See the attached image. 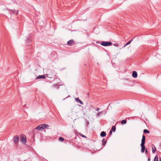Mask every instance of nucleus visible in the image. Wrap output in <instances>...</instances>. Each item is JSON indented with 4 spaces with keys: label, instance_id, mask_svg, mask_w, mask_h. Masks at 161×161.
<instances>
[{
    "label": "nucleus",
    "instance_id": "nucleus-7",
    "mask_svg": "<svg viewBox=\"0 0 161 161\" xmlns=\"http://www.w3.org/2000/svg\"><path fill=\"white\" fill-rule=\"evenodd\" d=\"M152 152L153 153H154L156 151V148L154 145H152Z\"/></svg>",
    "mask_w": 161,
    "mask_h": 161
},
{
    "label": "nucleus",
    "instance_id": "nucleus-15",
    "mask_svg": "<svg viewBox=\"0 0 161 161\" xmlns=\"http://www.w3.org/2000/svg\"><path fill=\"white\" fill-rule=\"evenodd\" d=\"M154 161H158V157L157 155H156L154 159Z\"/></svg>",
    "mask_w": 161,
    "mask_h": 161
},
{
    "label": "nucleus",
    "instance_id": "nucleus-16",
    "mask_svg": "<svg viewBox=\"0 0 161 161\" xmlns=\"http://www.w3.org/2000/svg\"><path fill=\"white\" fill-rule=\"evenodd\" d=\"M116 130V127L114 126H113L112 127L111 130H113V131H114Z\"/></svg>",
    "mask_w": 161,
    "mask_h": 161
},
{
    "label": "nucleus",
    "instance_id": "nucleus-11",
    "mask_svg": "<svg viewBox=\"0 0 161 161\" xmlns=\"http://www.w3.org/2000/svg\"><path fill=\"white\" fill-rule=\"evenodd\" d=\"M73 42H74L73 41V40H69V41H68L67 42V43L68 45H72V44L73 43Z\"/></svg>",
    "mask_w": 161,
    "mask_h": 161
},
{
    "label": "nucleus",
    "instance_id": "nucleus-3",
    "mask_svg": "<svg viewBox=\"0 0 161 161\" xmlns=\"http://www.w3.org/2000/svg\"><path fill=\"white\" fill-rule=\"evenodd\" d=\"M20 141L25 144L26 142V137L25 135H21L20 138Z\"/></svg>",
    "mask_w": 161,
    "mask_h": 161
},
{
    "label": "nucleus",
    "instance_id": "nucleus-13",
    "mask_svg": "<svg viewBox=\"0 0 161 161\" xmlns=\"http://www.w3.org/2000/svg\"><path fill=\"white\" fill-rule=\"evenodd\" d=\"M102 142H103V145H104H104H105V144L106 143V142L105 141V139L104 138H103L102 139Z\"/></svg>",
    "mask_w": 161,
    "mask_h": 161
},
{
    "label": "nucleus",
    "instance_id": "nucleus-26",
    "mask_svg": "<svg viewBox=\"0 0 161 161\" xmlns=\"http://www.w3.org/2000/svg\"><path fill=\"white\" fill-rule=\"evenodd\" d=\"M150 158H148V161H150Z\"/></svg>",
    "mask_w": 161,
    "mask_h": 161
},
{
    "label": "nucleus",
    "instance_id": "nucleus-10",
    "mask_svg": "<svg viewBox=\"0 0 161 161\" xmlns=\"http://www.w3.org/2000/svg\"><path fill=\"white\" fill-rule=\"evenodd\" d=\"M100 136L102 137H103L106 136V133L104 131H102L100 134Z\"/></svg>",
    "mask_w": 161,
    "mask_h": 161
},
{
    "label": "nucleus",
    "instance_id": "nucleus-17",
    "mask_svg": "<svg viewBox=\"0 0 161 161\" xmlns=\"http://www.w3.org/2000/svg\"><path fill=\"white\" fill-rule=\"evenodd\" d=\"M41 125H42V127H43L42 129H44L47 126V125L45 124H42Z\"/></svg>",
    "mask_w": 161,
    "mask_h": 161
},
{
    "label": "nucleus",
    "instance_id": "nucleus-22",
    "mask_svg": "<svg viewBox=\"0 0 161 161\" xmlns=\"http://www.w3.org/2000/svg\"><path fill=\"white\" fill-rule=\"evenodd\" d=\"M30 41H31V40H30L29 38L27 39V40H26V42H29Z\"/></svg>",
    "mask_w": 161,
    "mask_h": 161
},
{
    "label": "nucleus",
    "instance_id": "nucleus-4",
    "mask_svg": "<svg viewBox=\"0 0 161 161\" xmlns=\"http://www.w3.org/2000/svg\"><path fill=\"white\" fill-rule=\"evenodd\" d=\"M14 141L15 143L16 144L18 142L19 140V136H15L13 137Z\"/></svg>",
    "mask_w": 161,
    "mask_h": 161
},
{
    "label": "nucleus",
    "instance_id": "nucleus-1",
    "mask_svg": "<svg viewBox=\"0 0 161 161\" xmlns=\"http://www.w3.org/2000/svg\"><path fill=\"white\" fill-rule=\"evenodd\" d=\"M145 136L144 135H143L142 136V143L141 145V146L142 147L141 152L142 153H143L145 149V147L144 144L145 143Z\"/></svg>",
    "mask_w": 161,
    "mask_h": 161
},
{
    "label": "nucleus",
    "instance_id": "nucleus-28",
    "mask_svg": "<svg viewBox=\"0 0 161 161\" xmlns=\"http://www.w3.org/2000/svg\"><path fill=\"white\" fill-rule=\"evenodd\" d=\"M145 152L146 153H147L148 152H147V149H146L145 151Z\"/></svg>",
    "mask_w": 161,
    "mask_h": 161
},
{
    "label": "nucleus",
    "instance_id": "nucleus-23",
    "mask_svg": "<svg viewBox=\"0 0 161 161\" xmlns=\"http://www.w3.org/2000/svg\"><path fill=\"white\" fill-rule=\"evenodd\" d=\"M80 136L82 137H84V138H86V136L82 134L80 135Z\"/></svg>",
    "mask_w": 161,
    "mask_h": 161
},
{
    "label": "nucleus",
    "instance_id": "nucleus-25",
    "mask_svg": "<svg viewBox=\"0 0 161 161\" xmlns=\"http://www.w3.org/2000/svg\"><path fill=\"white\" fill-rule=\"evenodd\" d=\"M112 133V130H110L109 131V133H110V134H111Z\"/></svg>",
    "mask_w": 161,
    "mask_h": 161
},
{
    "label": "nucleus",
    "instance_id": "nucleus-18",
    "mask_svg": "<svg viewBox=\"0 0 161 161\" xmlns=\"http://www.w3.org/2000/svg\"><path fill=\"white\" fill-rule=\"evenodd\" d=\"M102 114V112H99L97 113L96 117H99L101 114Z\"/></svg>",
    "mask_w": 161,
    "mask_h": 161
},
{
    "label": "nucleus",
    "instance_id": "nucleus-8",
    "mask_svg": "<svg viewBox=\"0 0 161 161\" xmlns=\"http://www.w3.org/2000/svg\"><path fill=\"white\" fill-rule=\"evenodd\" d=\"M45 76L43 75H39L36 78V79H41V78H42V79H45Z\"/></svg>",
    "mask_w": 161,
    "mask_h": 161
},
{
    "label": "nucleus",
    "instance_id": "nucleus-30",
    "mask_svg": "<svg viewBox=\"0 0 161 161\" xmlns=\"http://www.w3.org/2000/svg\"><path fill=\"white\" fill-rule=\"evenodd\" d=\"M159 161H161V158H159Z\"/></svg>",
    "mask_w": 161,
    "mask_h": 161
},
{
    "label": "nucleus",
    "instance_id": "nucleus-14",
    "mask_svg": "<svg viewBox=\"0 0 161 161\" xmlns=\"http://www.w3.org/2000/svg\"><path fill=\"white\" fill-rule=\"evenodd\" d=\"M143 132L145 133H149V131L145 129L143 130Z\"/></svg>",
    "mask_w": 161,
    "mask_h": 161
},
{
    "label": "nucleus",
    "instance_id": "nucleus-5",
    "mask_svg": "<svg viewBox=\"0 0 161 161\" xmlns=\"http://www.w3.org/2000/svg\"><path fill=\"white\" fill-rule=\"evenodd\" d=\"M132 76L134 78H136L137 76V72L135 71H133L132 73Z\"/></svg>",
    "mask_w": 161,
    "mask_h": 161
},
{
    "label": "nucleus",
    "instance_id": "nucleus-27",
    "mask_svg": "<svg viewBox=\"0 0 161 161\" xmlns=\"http://www.w3.org/2000/svg\"><path fill=\"white\" fill-rule=\"evenodd\" d=\"M127 45H126V43L125 44V45H124V47H125V46H126Z\"/></svg>",
    "mask_w": 161,
    "mask_h": 161
},
{
    "label": "nucleus",
    "instance_id": "nucleus-20",
    "mask_svg": "<svg viewBox=\"0 0 161 161\" xmlns=\"http://www.w3.org/2000/svg\"><path fill=\"white\" fill-rule=\"evenodd\" d=\"M132 41V40H131L130 41H129L128 42H127V43H126V45H129V44H130L131 43V42Z\"/></svg>",
    "mask_w": 161,
    "mask_h": 161
},
{
    "label": "nucleus",
    "instance_id": "nucleus-21",
    "mask_svg": "<svg viewBox=\"0 0 161 161\" xmlns=\"http://www.w3.org/2000/svg\"><path fill=\"white\" fill-rule=\"evenodd\" d=\"M12 12L14 14H18V12H16L15 10H13Z\"/></svg>",
    "mask_w": 161,
    "mask_h": 161
},
{
    "label": "nucleus",
    "instance_id": "nucleus-19",
    "mask_svg": "<svg viewBox=\"0 0 161 161\" xmlns=\"http://www.w3.org/2000/svg\"><path fill=\"white\" fill-rule=\"evenodd\" d=\"M64 139L63 137H60L59 138V141H60L62 142V141H64Z\"/></svg>",
    "mask_w": 161,
    "mask_h": 161
},
{
    "label": "nucleus",
    "instance_id": "nucleus-6",
    "mask_svg": "<svg viewBox=\"0 0 161 161\" xmlns=\"http://www.w3.org/2000/svg\"><path fill=\"white\" fill-rule=\"evenodd\" d=\"M75 100L78 103H80V104L83 105V103L82 101L79 99V98H75Z\"/></svg>",
    "mask_w": 161,
    "mask_h": 161
},
{
    "label": "nucleus",
    "instance_id": "nucleus-29",
    "mask_svg": "<svg viewBox=\"0 0 161 161\" xmlns=\"http://www.w3.org/2000/svg\"><path fill=\"white\" fill-rule=\"evenodd\" d=\"M57 86V85H55V84H54V85H53V86H54V87H55V86Z\"/></svg>",
    "mask_w": 161,
    "mask_h": 161
},
{
    "label": "nucleus",
    "instance_id": "nucleus-24",
    "mask_svg": "<svg viewBox=\"0 0 161 161\" xmlns=\"http://www.w3.org/2000/svg\"><path fill=\"white\" fill-rule=\"evenodd\" d=\"M100 109V108H97V109H96V110L97 111H98Z\"/></svg>",
    "mask_w": 161,
    "mask_h": 161
},
{
    "label": "nucleus",
    "instance_id": "nucleus-2",
    "mask_svg": "<svg viewBox=\"0 0 161 161\" xmlns=\"http://www.w3.org/2000/svg\"><path fill=\"white\" fill-rule=\"evenodd\" d=\"M100 44L102 46L106 47L110 46L112 43L110 42L102 41Z\"/></svg>",
    "mask_w": 161,
    "mask_h": 161
},
{
    "label": "nucleus",
    "instance_id": "nucleus-12",
    "mask_svg": "<svg viewBox=\"0 0 161 161\" xmlns=\"http://www.w3.org/2000/svg\"><path fill=\"white\" fill-rule=\"evenodd\" d=\"M126 123V121L125 119L122 120L121 121V123L122 124H125Z\"/></svg>",
    "mask_w": 161,
    "mask_h": 161
},
{
    "label": "nucleus",
    "instance_id": "nucleus-9",
    "mask_svg": "<svg viewBox=\"0 0 161 161\" xmlns=\"http://www.w3.org/2000/svg\"><path fill=\"white\" fill-rule=\"evenodd\" d=\"M43 128V127H42V125H39L38 126H37L36 128V129L38 130H41Z\"/></svg>",
    "mask_w": 161,
    "mask_h": 161
}]
</instances>
